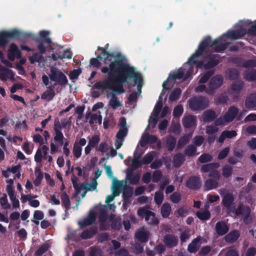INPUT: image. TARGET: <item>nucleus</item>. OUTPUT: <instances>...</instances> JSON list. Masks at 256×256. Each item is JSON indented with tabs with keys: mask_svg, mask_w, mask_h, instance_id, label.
<instances>
[{
	"mask_svg": "<svg viewBox=\"0 0 256 256\" xmlns=\"http://www.w3.org/2000/svg\"><path fill=\"white\" fill-rule=\"evenodd\" d=\"M247 34L246 29L240 27V28L235 30H229L226 34H224L220 37L222 38L224 36L230 38L232 40L240 38Z\"/></svg>",
	"mask_w": 256,
	"mask_h": 256,
	"instance_id": "obj_14",
	"label": "nucleus"
},
{
	"mask_svg": "<svg viewBox=\"0 0 256 256\" xmlns=\"http://www.w3.org/2000/svg\"><path fill=\"white\" fill-rule=\"evenodd\" d=\"M186 185L190 190H199L202 186V181L200 177L196 176H190L186 181Z\"/></svg>",
	"mask_w": 256,
	"mask_h": 256,
	"instance_id": "obj_13",
	"label": "nucleus"
},
{
	"mask_svg": "<svg viewBox=\"0 0 256 256\" xmlns=\"http://www.w3.org/2000/svg\"><path fill=\"white\" fill-rule=\"evenodd\" d=\"M109 46V44H107L104 47H100L98 46L97 48V50L98 51L101 52V53L104 56V60H105L106 58L108 56L110 55L112 56H113V58H112L110 62H115L116 60L118 58H116L117 56H118V58L120 60H122V62H126V59L125 57L122 56L120 53V52H108V48Z\"/></svg>",
	"mask_w": 256,
	"mask_h": 256,
	"instance_id": "obj_12",
	"label": "nucleus"
},
{
	"mask_svg": "<svg viewBox=\"0 0 256 256\" xmlns=\"http://www.w3.org/2000/svg\"><path fill=\"white\" fill-rule=\"evenodd\" d=\"M164 94V90L162 91V92L160 94V95L159 97V100L158 102H156V104L155 105L154 108V116L156 117H158L162 108V102L161 100L162 99V96Z\"/></svg>",
	"mask_w": 256,
	"mask_h": 256,
	"instance_id": "obj_42",
	"label": "nucleus"
},
{
	"mask_svg": "<svg viewBox=\"0 0 256 256\" xmlns=\"http://www.w3.org/2000/svg\"><path fill=\"white\" fill-rule=\"evenodd\" d=\"M244 77L248 82L256 80V70L252 69L246 71L244 74Z\"/></svg>",
	"mask_w": 256,
	"mask_h": 256,
	"instance_id": "obj_43",
	"label": "nucleus"
},
{
	"mask_svg": "<svg viewBox=\"0 0 256 256\" xmlns=\"http://www.w3.org/2000/svg\"><path fill=\"white\" fill-rule=\"evenodd\" d=\"M215 230L218 235L222 236L228 233L229 228L224 222L220 221L216 223Z\"/></svg>",
	"mask_w": 256,
	"mask_h": 256,
	"instance_id": "obj_23",
	"label": "nucleus"
},
{
	"mask_svg": "<svg viewBox=\"0 0 256 256\" xmlns=\"http://www.w3.org/2000/svg\"><path fill=\"white\" fill-rule=\"evenodd\" d=\"M14 73L12 70V73L8 72V71H4V72H0V79L2 81H6L8 78H10L12 79L14 77Z\"/></svg>",
	"mask_w": 256,
	"mask_h": 256,
	"instance_id": "obj_61",
	"label": "nucleus"
},
{
	"mask_svg": "<svg viewBox=\"0 0 256 256\" xmlns=\"http://www.w3.org/2000/svg\"><path fill=\"white\" fill-rule=\"evenodd\" d=\"M49 77L52 81L57 82L62 86L68 84V80L64 72L55 67L52 66L50 69Z\"/></svg>",
	"mask_w": 256,
	"mask_h": 256,
	"instance_id": "obj_7",
	"label": "nucleus"
},
{
	"mask_svg": "<svg viewBox=\"0 0 256 256\" xmlns=\"http://www.w3.org/2000/svg\"><path fill=\"white\" fill-rule=\"evenodd\" d=\"M0 204L4 209H8L10 208V204L8 202V197L6 194H4L0 198Z\"/></svg>",
	"mask_w": 256,
	"mask_h": 256,
	"instance_id": "obj_55",
	"label": "nucleus"
},
{
	"mask_svg": "<svg viewBox=\"0 0 256 256\" xmlns=\"http://www.w3.org/2000/svg\"><path fill=\"white\" fill-rule=\"evenodd\" d=\"M49 34L50 32L47 30H42L40 32V36L43 40L38 39L36 40V42L38 43V48L41 54H44L46 52V49L44 44L52 43L51 39L48 37Z\"/></svg>",
	"mask_w": 256,
	"mask_h": 256,
	"instance_id": "obj_10",
	"label": "nucleus"
},
{
	"mask_svg": "<svg viewBox=\"0 0 256 256\" xmlns=\"http://www.w3.org/2000/svg\"><path fill=\"white\" fill-rule=\"evenodd\" d=\"M251 210L250 207H246L245 214L244 215L243 222L248 224L252 222V218H250Z\"/></svg>",
	"mask_w": 256,
	"mask_h": 256,
	"instance_id": "obj_52",
	"label": "nucleus"
},
{
	"mask_svg": "<svg viewBox=\"0 0 256 256\" xmlns=\"http://www.w3.org/2000/svg\"><path fill=\"white\" fill-rule=\"evenodd\" d=\"M44 218V214L42 211L40 210H36L34 211V220L32 221L36 224L38 225L39 224V220H42Z\"/></svg>",
	"mask_w": 256,
	"mask_h": 256,
	"instance_id": "obj_49",
	"label": "nucleus"
},
{
	"mask_svg": "<svg viewBox=\"0 0 256 256\" xmlns=\"http://www.w3.org/2000/svg\"><path fill=\"white\" fill-rule=\"evenodd\" d=\"M31 34L29 33H22L17 30H12L10 31L2 32H0V46L4 47L9 42L10 38H30Z\"/></svg>",
	"mask_w": 256,
	"mask_h": 256,
	"instance_id": "obj_3",
	"label": "nucleus"
},
{
	"mask_svg": "<svg viewBox=\"0 0 256 256\" xmlns=\"http://www.w3.org/2000/svg\"><path fill=\"white\" fill-rule=\"evenodd\" d=\"M218 183L214 179H208L204 182V188L205 190H210L215 189L218 187Z\"/></svg>",
	"mask_w": 256,
	"mask_h": 256,
	"instance_id": "obj_37",
	"label": "nucleus"
},
{
	"mask_svg": "<svg viewBox=\"0 0 256 256\" xmlns=\"http://www.w3.org/2000/svg\"><path fill=\"white\" fill-rule=\"evenodd\" d=\"M163 242L168 248H172L177 246L178 239L177 236L172 234H167L164 237Z\"/></svg>",
	"mask_w": 256,
	"mask_h": 256,
	"instance_id": "obj_17",
	"label": "nucleus"
},
{
	"mask_svg": "<svg viewBox=\"0 0 256 256\" xmlns=\"http://www.w3.org/2000/svg\"><path fill=\"white\" fill-rule=\"evenodd\" d=\"M62 205L65 208V212H67L70 208V198L66 192H63L61 194Z\"/></svg>",
	"mask_w": 256,
	"mask_h": 256,
	"instance_id": "obj_36",
	"label": "nucleus"
},
{
	"mask_svg": "<svg viewBox=\"0 0 256 256\" xmlns=\"http://www.w3.org/2000/svg\"><path fill=\"white\" fill-rule=\"evenodd\" d=\"M170 198L174 204H178L182 200V195L178 192H174L170 196Z\"/></svg>",
	"mask_w": 256,
	"mask_h": 256,
	"instance_id": "obj_60",
	"label": "nucleus"
},
{
	"mask_svg": "<svg viewBox=\"0 0 256 256\" xmlns=\"http://www.w3.org/2000/svg\"><path fill=\"white\" fill-rule=\"evenodd\" d=\"M56 126V125L55 128H54V130L55 132V136H54V141L59 144L60 146L64 144L63 148H68V146L69 145V142L66 141L64 143V134L61 130H58Z\"/></svg>",
	"mask_w": 256,
	"mask_h": 256,
	"instance_id": "obj_22",
	"label": "nucleus"
},
{
	"mask_svg": "<svg viewBox=\"0 0 256 256\" xmlns=\"http://www.w3.org/2000/svg\"><path fill=\"white\" fill-rule=\"evenodd\" d=\"M212 250V247L209 246H206L201 248L198 252V256H206Z\"/></svg>",
	"mask_w": 256,
	"mask_h": 256,
	"instance_id": "obj_62",
	"label": "nucleus"
},
{
	"mask_svg": "<svg viewBox=\"0 0 256 256\" xmlns=\"http://www.w3.org/2000/svg\"><path fill=\"white\" fill-rule=\"evenodd\" d=\"M246 108L251 109L256 107V93L250 94L246 98L244 102Z\"/></svg>",
	"mask_w": 256,
	"mask_h": 256,
	"instance_id": "obj_28",
	"label": "nucleus"
},
{
	"mask_svg": "<svg viewBox=\"0 0 256 256\" xmlns=\"http://www.w3.org/2000/svg\"><path fill=\"white\" fill-rule=\"evenodd\" d=\"M184 109L182 105H178L174 108L173 116L175 118H179L182 114Z\"/></svg>",
	"mask_w": 256,
	"mask_h": 256,
	"instance_id": "obj_64",
	"label": "nucleus"
},
{
	"mask_svg": "<svg viewBox=\"0 0 256 256\" xmlns=\"http://www.w3.org/2000/svg\"><path fill=\"white\" fill-rule=\"evenodd\" d=\"M49 248L48 244H44L42 245L36 252L35 254L38 256H40L46 252Z\"/></svg>",
	"mask_w": 256,
	"mask_h": 256,
	"instance_id": "obj_59",
	"label": "nucleus"
},
{
	"mask_svg": "<svg viewBox=\"0 0 256 256\" xmlns=\"http://www.w3.org/2000/svg\"><path fill=\"white\" fill-rule=\"evenodd\" d=\"M96 220V213L92 210H90L88 218L80 222V224L82 228H84L94 223Z\"/></svg>",
	"mask_w": 256,
	"mask_h": 256,
	"instance_id": "obj_25",
	"label": "nucleus"
},
{
	"mask_svg": "<svg viewBox=\"0 0 256 256\" xmlns=\"http://www.w3.org/2000/svg\"><path fill=\"white\" fill-rule=\"evenodd\" d=\"M127 128H120L116 134V137L118 140H124V138L127 134Z\"/></svg>",
	"mask_w": 256,
	"mask_h": 256,
	"instance_id": "obj_57",
	"label": "nucleus"
},
{
	"mask_svg": "<svg viewBox=\"0 0 256 256\" xmlns=\"http://www.w3.org/2000/svg\"><path fill=\"white\" fill-rule=\"evenodd\" d=\"M226 76L231 80H235L238 78L240 72L236 68H232L226 71Z\"/></svg>",
	"mask_w": 256,
	"mask_h": 256,
	"instance_id": "obj_39",
	"label": "nucleus"
},
{
	"mask_svg": "<svg viewBox=\"0 0 256 256\" xmlns=\"http://www.w3.org/2000/svg\"><path fill=\"white\" fill-rule=\"evenodd\" d=\"M191 136V134L184 136L183 137L181 138L178 141L177 147L178 148H181L183 147L186 144L188 140L190 137Z\"/></svg>",
	"mask_w": 256,
	"mask_h": 256,
	"instance_id": "obj_63",
	"label": "nucleus"
},
{
	"mask_svg": "<svg viewBox=\"0 0 256 256\" xmlns=\"http://www.w3.org/2000/svg\"><path fill=\"white\" fill-rule=\"evenodd\" d=\"M176 138L172 136L168 135L166 138V144L168 146V150L172 152L176 146Z\"/></svg>",
	"mask_w": 256,
	"mask_h": 256,
	"instance_id": "obj_40",
	"label": "nucleus"
},
{
	"mask_svg": "<svg viewBox=\"0 0 256 256\" xmlns=\"http://www.w3.org/2000/svg\"><path fill=\"white\" fill-rule=\"evenodd\" d=\"M230 44L229 42H223L222 37L212 40L211 38L208 36L200 42L198 48L188 58L187 63L190 64L192 62L196 64V58L200 56L204 51L208 48H214V52H220L224 50Z\"/></svg>",
	"mask_w": 256,
	"mask_h": 256,
	"instance_id": "obj_2",
	"label": "nucleus"
},
{
	"mask_svg": "<svg viewBox=\"0 0 256 256\" xmlns=\"http://www.w3.org/2000/svg\"><path fill=\"white\" fill-rule=\"evenodd\" d=\"M185 160V156L181 153L176 154L173 158V164L176 168H180Z\"/></svg>",
	"mask_w": 256,
	"mask_h": 256,
	"instance_id": "obj_33",
	"label": "nucleus"
},
{
	"mask_svg": "<svg viewBox=\"0 0 256 256\" xmlns=\"http://www.w3.org/2000/svg\"><path fill=\"white\" fill-rule=\"evenodd\" d=\"M214 70H209L205 72L200 77L199 80V83L205 84L214 75Z\"/></svg>",
	"mask_w": 256,
	"mask_h": 256,
	"instance_id": "obj_45",
	"label": "nucleus"
},
{
	"mask_svg": "<svg viewBox=\"0 0 256 256\" xmlns=\"http://www.w3.org/2000/svg\"><path fill=\"white\" fill-rule=\"evenodd\" d=\"M172 211V208L170 204L164 202L160 208V214L163 218H167L169 216Z\"/></svg>",
	"mask_w": 256,
	"mask_h": 256,
	"instance_id": "obj_35",
	"label": "nucleus"
},
{
	"mask_svg": "<svg viewBox=\"0 0 256 256\" xmlns=\"http://www.w3.org/2000/svg\"><path fill=\"white\" fill-rule=\"evenodd\" d=\"M218 57V54H210L206 56V59L208 60L206 63H204V60H196V62L195 64H196V66L198 68L209 70L214 68L220 63V60Z\"/></svg>",
	"mask_w": 256,
	"mask_h": 256,
	"instance_id": "obj_4",
	"label": "nucleus"
},
{
	"mask_svg": "<svg viewBox=\"0 0 256 256\" xmlns=\"http://www.w3.org/2000/svg\"><path fill=\"white\" fill-rule=\"evenodd\" d=\"M208 206L206 205L204 206V211L197 212L196 214V216L201 220H207L210 218L211 214L208 210Z\"/></svg>",
	"mask_w": 256,
	"mask_h": 256,
	"instance_id": "obj_32",
	"label": "nucleus"
},
{
	"mask_svg": "<svg viewBox=\"0 0 256 256\" xmlns=\"http://www.w3.org/2000/svg\"><path fill=\"white\" fill-rule=\"evenodd\" d=\"M244 82L242 81H236L230 85V89L238 95L240 94L241 90L244 87Z\"/></svg>",
	"mask_w": 256,
	"mask_h": 256,
	"instance_id": "obj_41",
	"label": "nucleus"
},
{
	"mask_svg": "<svg viewBox=\"0 0 256 256\" xmlns=\"http://www.w3.org/2000/svg\"><path fill=\"white\" fill-rule=\"evenodd\" d=\"M43 54L38 52L34 54L32 56L28 58V60L31 64H34L36 62H42L44 59Z\"/></svg>",
	"mask_w": 256,
	"mask_h": 256,
	"instance_id": "obj_47",
	"label": "nucleus"
},
{
	"mask_svg": "<svg viewBox=\"0 0 256 256\" xmlns=\"http://www.w3.org/2000/svg\"><path fill=\"white\" fill-rule=\"evenodd\" d=\"M158 140V138L155 135H150L148 133H146L142 136L140 141V146L142 147H144L147 144H153Z\"/></svg>",
	"mask_w": 256,
	"mask_h": 256,
	"instance_id": "obj_20",
	"label": "nucleus"
},
{
	"mask_svg": "<svg viewBox=\"0 0 256 256\" xmlns=\"http://www.w3.org/2000/svg\"><path fill=\"white\" fill-rule=\"evenodd\" d=\"M127 80H132L134 84V86L137 84V90L138 92H142V88L143 84V79L141 74L136 70L135 68L129 65L128 71H127Z\"/></svg>",
	"mask_w": 256,
	"mask_h": 256,
	"instance_id": "obj_5",
	"label": "nucleus"
},
{
	"mask_svg": "<svg viewBox=\"0 0 256 256\" xmlns=\"http://www.w3.org/2000/svg\"><path fill=\"white\" fill-rule=\"evenodd\" d=\"M164 194L162 192H155L154 200V202L157 205L162 204L164 200Z\"/></svg>",
	"mask_w": 256,
	"mask_h": 256,
	"instance_id": "obj_53",
	"label": "nucleus"
},
{
	"mask_svg": "<svg viewBox=\"0 0 256 256\" xmlns=\"http://www.w3.org/2000/svg\"><path fill=\"white\" fill-rule=\"evenodd\" d=\"M133 195V189L132 187L126 185L123 188L122 196L124 204H125L130 202V198Z\"/></svg>",
	"mask_w": 256,
	"mask_h": 256,
	"instance_id": "obj_26",
	"label": "nucleus"
},
{
	"mask_svg": "<svg viewBox=\"0 0 256 256\" xmlns=\"http://www.w3.org/2000/svg\"><path fill=\"white\" fill-rule=\"evenodd\" d=\"M113 56L110 55L106 57L104 64L108 65V67L104 66L101 68L103 74H108L107 78L102 82H96L94 86L98 90H110L114 92L120 94L124 92L123 84H129L126 72L128 71L130 64L122 62L118 56L116 57V60L113 62H110Z\"/></svg>",
	"mask_w": 256,
	"mask_h": 256,
	"instance_id": "obj_1",
	"label": "nucleus"
},
{
	"mask_svg": "<svg viewBox=\"0 0 256 256\" xmlns=\"http://www.w3.org/2000/svg\"><path fill=\"white\" fill-rule=\"evenodd\" d=\"M182 94V90L180 88H176L170 92L169 96V100L170 102L176 100L179 98Z\"/></svg>",
	"mask_w": 256,
	"mask_h": 256,
	"instance_id": "obj_46",
	"label": "nucleus"
},
{
	"mask_svg": "<svg viewBox=\"0 0 256 256\" xmlns=\"http://www.w3.org/2000/svg\"><path fill=\"white\" fill-rule=\"evenodd\" d=\"M197 148L196 146L192 144L188 145L184 150V154L186 156H192L196 154Z\"/></svg>",
	"mask_w": 256,
	"mask_h": 256,
	"instance_id": "obj_48",
	"label": "nucleus"
},
{
	"mask_svg": "<svg viewBox=\"0 0 256 256\" xmlns=\"http://www.w3.org/2000/svg\"><path fill=\"white\" fill-rule=\"evenodd\" d=\"M138 215L141 218H144L145 220L148 224L157 225L159 221L156 218L155 214L144 208H140L137 212Z\"/></svg>",
	"mask_w": 256,
	"mask_h": 256,
	"instance_id": "obj_8",
	"label": "nucleus"
},
{
	"mask_svg": "<svg viewBox=\"0 0 256 256\" xmlns=\"http://www.w3.org/2000/svg\"><path fill=\"white\" fill-rule=\"evenodd\" d=\"M196 124V116L194 115L188 114L184 116L182 119V124L184 128H195Z\"/></svg>",
	"mask_w": 256,
	"mask_h": 256,
	"instance_id": "obj_16",
	"label": "nucleus"
},
{
	"mask_svg": "<svg viewBox=\"0 0 256 256\" xmlns=\"http://www.w3.org/2000/svg\"><path fill=\"white\" fill-rule=\"evenodd\" d=\"M126 177L130 184L136 185L139 182L140 176L138 173L134 175L132 170H130L127 172Z\"/></svg>",
	"mask_w": 256,
	"mask_h": 256,
	"instance_id": "obj_34",
	"label": "nucleus"
},
{
	"mask_svg": "<svg viewBox=\"0 0 256 256\" xmlns=\"http://www.w3.org/2000/svg\"><path fill=\"white\" fill-rule=\"evenodd\" d=\"M216 117V112L212 110H208L204 112L202 118L204 122H212Z\"/></svg>",
	"mask_w": 256,
	"mask_h": 256,
	"instance_id": "obj_30",
	"label": "nucleus"
},
{
	"mask_svg": "<svg viewBox=\"0 0 256 256\" xmlns=\"http://www.w3.org/2000/svg\"><path fill=\"white\" fill-rule=\"evenodd\" d=\"M238 112V109L234 106H231L228 109L227 112L225 114L224 118L226 122H232L236 117Z\"/></svg>",
	"mask_w": 256,
	"mask_h": 256,
	"instance_id": "obj_24",
	"label": "nucleus"
},
{
	"mask_svg": "<svg viewBox=\"0 0 256 256\" xmlns=\"http://www.w3.org/2000/svg\"><path fill=\"white\" fill-rule=\"evenodd\" d=\"M56 85L55 83L52 86H50L47 87L46 90L42 94L41 98L47 102L51 101L56 95L54 88Z\"/></svg>",
	"mask_w": 256,
	"mask_h": 256,
	"instance_id": "obj_18",
	"label": "nucleus"
},
{
	"mask_svg": "<svg viewBox=\"0 0 256 256\" xmlns=\"http://www.w3.org/2000/svg\"><path fill=\"white\" fill-rule=\"evenodd\" d=\"M154 158V154L151 152H148L146 154L142 160V163H143L144 165L150 164L153 160Z\"/></svg>",
	"mask_w": 256,
	"mask_h": 256,
	"instance_id": "obj_56",
	"label": "nucleus"
},
{
	"mask_svg": "<svg viewBox=\"0 0 256 256\" xmlns=\"http://www.w3.org/2000/svg\"><path fill=\"white\" fill-rule=\"evenodd\" d=\"M202 238V236H199L192 240L188 246V250L189 252L194 254L198 250L200 247Z\"/></svg>",
	"mask_w": 256,
	"mask_h": 256,
	"instance_id": "obj_19",
	"label": "nucleus"
},
{
	"mask_svg": "<svg viewBox=\"0 0 256 256\" xmlns=\"http://www.w3.org/2000/svg\"><path fill=\"white\" fill-rule=\"evenodd\" d=\"M184 74V72L182 70V68H180L177 72H174L172 74H170L168 78L165 80L162 84L163 88L167 90H170V88L166 87L169 80L170 79L174 82L176 80H180L183 78Z\"/></svg>",
	"mask_w": 256,
	"mask_h": 256,
	"instance_id": "obj_15",
	"label": "nucleus"
},
{
	"mask_svg": "<svg viewBox=\"0 0 256 256\" xmlns=\"http://www.w3.org/2000/svg\"><path fill=\"white\" fill-rule=\"evenodd\" d=\"M8 54L9 60L12 61L14 60L16 56L17 58H22L20 51L19 50L16 44L14 43L10 44Z\"/></svg>",
	"mask_w": 256,
	"mask_h": 256,
	"instance_id": "obj_21",
	"label": "nucleus"
},
{
	"mask_svg": "<svg viewBox=\"0 0 256 256\" xmlns=\"http://www.w3.org/2000/svg\"><path fill=\"white\" fill-rule=\"evenodd\" d=\"M240 236L238 231L233 230L227 234L224 238V241L229 244H232L238 240Z\"/></svg>",
	"mask_w": 256,
	"mask_h": 256,
	"instance_id": "obj_27",
	"label": "nucleus"
},
{
	"mask_svg": "<svg viewBox=\"0 0 256 256\" xmlns=\"http://www.w3.org/2000/svg\"><path fill=\"white\" fill-rule=\"evenodd\" d=\"M82 72L80 68L74 69L72 71H70L69 74L70 78L73 82L74 80H77L78 76Z\"/></svg>",
	"mask_w": 256,
	"mask_h": 256,
	"instance_id": "obj_54",
	"label": "nucleus"
},
{
	"mask_svg": "<svg viewBox=\"0 0 256 256\" xmlns=\"http://www.w3.org/2000/svg\"><path fill=\"white\" fill-rule=\"evenodd\" d=\"M149 234L145 231H140L135 234L136 239L141 243L146 242L148 240Z\"/></svg>",
	"mask_w": 256,
	"mask_h": 256,
	"instance_id": "obj_38",
	"label": "nucleus"
},
{
	"mask_svg": "<svg viewBox=\"0 0 256 256\" xmlns=\"http://www.w3.org/2000/svg\"><path fill=\"white\" fill-rule=\"evenodd\" d=\"M224 78L222 75L217 74L210 78L208 88L206 90V93L213 95L215 92V90L220 88L223 84Z\"/></svg>",
	"mask_w": 256,
	"mask_h": 256,
	"instance_id": "obj_9",
	"label": "nucleus"
},
{
	"mask_svg": "<svg viewBox=\"0 0 256 256\" xmlns=\"http://www.w3.org/2000/svg\"><path fill=\"white\" fill-rule=\"evenodd\" d=\"M97 231L96 227L92 226L89 229L84 230L80 234V238L83 240L90 238L96 234Z\"/></svg>",
	"mask_w": 256,
	"mask_h": 256,
	"instance_id": "obj_29",
	"label": "nucleus"
},
{
	"mask_svg": "<svg viewBox=\"0 0 256 256\" xmlns=\"http://www.w3.org/2000/svg\"><path fill=\"white\" fill-rule=\"evenodd\" d=\"M114 93L115 92H113L112 94V98L109 102L110 106L113 110L122 106L120 102L118 100V98L115 95Z\"/></svg>",
	"mask_w": 256,
	"mask_h": 256,
	"instance_id": "obj_44",
	"label": "nucleus"
},
{
	"mask_svg": "<svg viewBox=\"0 0 256 256\" xmlns=\"http://www.w3.org/2000/svg\"><path fill=\"white\" fill-rule=\"evenodd\" d=\"M208 104V99L203 96H194L189 100L190 108L193 110H204Z\"/></svg>",
	"mask_w": 256,
	"mask_h": 256,
	"instance_id": "obj_6",
	"label": "nucleus"
},
{
	"mask_svg": "<svg viewBox=\"0 0 256 256\" xmlns=\"http://www.w3.org/2000/svg\"><path fill=\"white\" fill-rule=\"evenodd\" d=\"M220 166V164L218 162H212L203 164L200 168V171L202 172H210L214 169H217Z\"/></svg>",
	"mask_w": 256,
	"mask_h": 256,
	"instance_id": "obj_31",
	"label": "nucleus"
},
{
	"mask_svg": "<svg viewBox=\"0 0 256 256\" xmlns=\"http://www.w3.org/2000/svg\"><path fill=\"white\" fill-rule=\"evenodd\" d=\"M232 172V168L228 165L224 166L222 169V175L224 178H228L231 176Z\"/></svg>",
	"mask_w": 256,
	"mask_h": 256,
	"instance_id": "obj_51",
	"label": "nucleus"
},
{
	"mask_svg": "<svg viewBox=\"0 0 256 256\" xmlns=\"http://www.w3.org/2000/svg\"><path fill=\"white\" fill-rule=\"evenodd\" d=\"M212 160V156L208 153H204L198 158V161L202 164L210 162Z\"/></svg>",
	"mask_w": 256,
	"mask_h": 256,
	"instance_id": "obj_50",
	"label": "nucleus"
},
{
	"mask_svg": "<svg viewBox=\"0 0 256 256\" xmlns=\"http://www.w3.org/2000/svg\"><path fill=\"white\" fill-rule=\"evenodd\" d=\"M234 200V196L232 193H227L222 197V204L229 212L234 213L236 207Z\"/></svg>",
	"mask_w": 256,
	"mask_h": 256,
	"instance_id": "obj_11",
	"label": "nucleus"
},
{
	"mask_svg": "<svg viewBox=\"0 0 256 256\" xmlns=\"http://www.w3.org/2000/svg\"><path fill=\"white\" fill-rule=\"evenodd\" d=\"M88 184L83 182L82 184H81L80 186H79V184H78L76 185L75 187H74L75 190L74 196L79 194L82 190H90V189L88 188Z\"/></svg>",
	"mask_w": 256,
	"mask_h": 256,
	"instance_id": "obj_58",
	"label": "nucleus"
}]
</instances>
